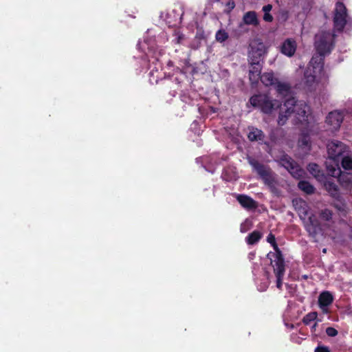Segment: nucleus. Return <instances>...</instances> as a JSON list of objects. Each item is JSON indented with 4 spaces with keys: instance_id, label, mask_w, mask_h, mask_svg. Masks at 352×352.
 <instances>
[{
    "instance_id": "obj_1",
    "label": "nucleus",
    "mask_w": 352,
    "mask_h": 352,
    "mask_svg": "<svg viewBox=\"0 0 352 352\" xmlns=\"http://www.w3.org/2000/svg\"><path fill=\"white\" fill-rule=\"evenodd\" d=\"M309 107L303 101H298L294 97L285 100L280 107L278 118V124L283 126L288 118L294 116L295 122L308 123L309 117Z\"/></svg>"
},
{
    "instance_id": "obj_2",
    "label": "nucleus",
    "mask_w": 352,
    "mask_h": 352,
    "mask_svg": "<svg viewBox=\"0 0 352 352\" xmlns=\"http://www.w3.org/2000/svg\"><path fill=\"white\" fill-rule=\"evenodd\" d=\"M336 35L329 31H321L315 36L314 46L317 53L321 56L317 67L323 69L324 56L331 52L335 46Z\"/></svg>"
},
{
    "instance_id": "obj_3",
    "label": "nucleus",
    "mask_w": 352,
    "mask_h": 352,
    "mask_svg": "<svg viewBox=\"0 0 352 352\" xmlns=\"http://www.w3.org/2000/svg\"><path fill=\"white\" fill-rule=\"evenodd\" d=\"M333 212L331 210L324 208L318 213L319 219L314 214L308 218L307 222L305 225V230L309 236L316 238L322 232V228L320 220L328 223H332Z\"/></svg>"
},
{
    "instance_id": "obj_4",
    "label": "nucleus",
    "mask_w": 352,
    "mask_h": 352,
    "mask_svg": "<svg viewBox=\"0 0 352 352\" xmlns=\"http://www.w3.org/2000/svg\"><path fill=\"white\" fill-rule=\"evenodd\" d=\"M250 102L253 107L260 109L266 114H270L274 109L283 107L279 101L272 100L266 94L254 95L250 98Z\"/></svg>"
},
{
    "instance_id": "obj_5",
    "label": "nucleus",
    "mask_w": 352,
    "mask_h": 352,
    "mask_svg": "<svg viewBox=\"0 0 352 352\" xmlns=\"http://www.w3.org/2000/svg\"><path fill=\"white\" fill-rule=\"evenodd\" d=\"M267 49L265 43L260 38L252 40L248 49V60H261L263 61L265 55L267 54Z\"/></svg>"
},
{
    "instance_id": "obj_6",
    "label": "nucleus",
    "mask_w": 352,
    "mask_h": 352,
    "mask_svg": "<svg viewBox=\"0 0 352 352\" xmlns=\"http://www.w3.org/2000/svg\"><path fill=\"white\" fill-rule=\"evenodd\" d=\"M327 148L329 158L336 162V165L338 164L341 157L349 153V147L342 142L337 140L329 142Z\"/></svg>"
},
{
    "instance_id": "obj_7",
    "label": "nucleus",
    "mask_w": 352,
    "mask_h": 352,
    "mask_svg": "<svg viewBox=\"0 0 352 352\" xmlns=\"http://www.w3.org/2000/svg\"><path fill=\"white\" fill-rule=\"evenodd\" d=\"M250 164L252 166L254 171L259 175L261 179L263 181L264 184L269 187H272L274 185L275 179L272 175L271 168L265 166L258 160L252 159L250 160Z\"/></svg>"
},
{
    "instance_id": "obj_8",
    "label": "nucleus",
    "mask_w": 352,
    "mask_h": 352,
    "mask_svg": "<svg viewBox=\"0 0 352 352\" xmlns=\"http://www.w3.org/2000/svg\"><path fill=\"white\" fill-rule=\"evenodd\" d=\"M347 16V10L344 3L337 2L334 10L333 26L338 32L343 31L346 24Z\"/></svg>"
},
{
    "instance_id": "obj_9",
    "label": "nucleus",
    "mask_w": 352,
    "mask_h": 352,
    "mask_svg": "<svg viewBox=\"0 0 352 352\" xmlns=\"http://www.w3.org/2000/svg\"><path fill=\"white\" fill-rule=\"evenodd\" d=\"M327 171L329 175L338 178V181L342 187L346 190L352 188V174L342 172L338 164L336 167L327 166Z\"/></svg>"
},
{
    "instance_id": "obj_10",
    "label": "nucleus",
    "mask_w": 352,
    "mask_h": 352,
    "mask_svg": "<svg viewBox=\"0 0 352 352\" xmlns=\"http://www.w3.org/2000/svg\"><path fill=\"white\" fill-rule=\"evenodd\" d=\"M279 164L287 169L293 177L300 179L302 177L304 173L303 170L288 155H283L279 160Z\"/></svg>"
},
{
    "instance_id": "obj_11",
    "label": "nucleus",
    "mask_w": 352,
    "mask_h": 352,
    "mask_svg": "<svg viewBox=\"0 0 352 352\" xmlns=\"http://www.w3.org/2000/svg\"><path fill=\"white\" fill-rule=\"evenodd\" d=\"M266 240L272 246L274 250V252H270L267 255V258L270 260V263L284 260L282 252L276 243L275 236L270 232L267 236Z\"/></svg>"
},
{
    "instance_id": "obj_12",
    "label": "nucleus",
    "mask_w": 352,
    "mask_h": 352,
    "mask_svg": "<svg viewBox=\"0 0 352 352\" xmlns=\"http://www.w3.org/2000/svg\"><path fill=\"white\" fill-rule=\"evenodd\" d=\"M344 120L342 111L335 110L329 113L326 117V123L331 126L332 131H338Z\"/></svg>"
},
{
    "instance_id": "obj_13",
    "label": "nucleus",
    "mask_w": 352,
    "mask_h": 352,
    "mask_svg": "<svg viewBox=\"0 0 352 352\" xmlns=\"http://www.w3.org/2000/svg\"><path fill=\"white\" fill-rule=\"evenodd\" d=\"M263 61H248L250 65L249 78L252 83H257L261 75Z\"/></svg>"
},
{
    "instance_id": "obj_14",
    "label": "nucleus",
    "mask_w": 352,
    "mask_h": 352,
    "mask_svg": "<svg viewBox=\"0 0 352 352\" xmlns=\"http://www.w3.org/2000/svg\"><path fill=\"white\" fill-rule=\"evenodd\" d=\"M274 269V272L276 277V287L278 289H282L283 278L285 272V260L275 261L270 263Z\"/></svg>"
},
{
    "instance_id": "obj_15",
    "label": "nucleus",
    "mask_w": 352,
    "mask_h": 352,
    "mask_svg": "<svg viewBox=\"0 0 352 352\" xmlns=\"http://www.w3.org/2000/svg\"><path fill=\"white\" fill-rule=\"evenodd\" d=\"M333 296L329 291L322 292L318 296V306L323 313H328V307L333 302Z\"/></svg>"
},
{
    "instance_id": "obj_16",
    "label": "nucleus",
    "mask_w": 352,
    "mask_h": 352,
    "mask_svg": "<svg viewBox=\"0 0 352 352\" xmlns=\"http://www.w3.org/2000/svg\"><path fill=\"white\" fill-rule=\"evenodd\" d=\"M296 43L292 38H287L280 46V52L282 54L291 57L296 50Z\"/></svg>"
},
{
    "instance_id": "obj_17",
    "label": "nucleus",
    "mask_w": 352,
    "mask_h": 352,
    "mask_svg": "<svg viewBox=\"0 0 352 352\" xmlns=\"http://www.w3.org/2000/svg\"><path fill=\"white\" fill-rule=\"evenodd\" d=\"M249 133L248 134V138L250 142H263L265 139V134L261 130L254 126L248 128Z\"/></svg>"
},
{
    "instance_id": "obj_18",
    "label": "nucleus",
    "mask_w": 352,
    "mask_h": 352,
    "mask_svg": "<svg viewBox=\"0 0 352 352\" xmlns=\"http://www.w3.org/2000/svg\"><path fill=\"white\" fill-rule=\"evenodd\" d=\"M236 199L239 203L246 209H255L257 206L256 202L248 195H239Z\"/></svg>"
},
{
    "instance_id": "obj_19",
    "label": "nucleus",
    "mask_w": 352,
    "mask_h": 352,
    "mask_svg": "<svg viewBox=\"0 0 352 352\" xmlns=\"http://www.w3.org/2000/svg\"><path fill=\"white\" fill-rule=\"evenodd\" d=\"M314 71L312 72L311 70H306L304 74L305 85L310 91L315 89L316 76L314 74Z\"/></svg>"
},
{
    "instance_id": "obj_20",
    "label": "nucleus",
    "mask_w": 352,
    "mask_h": 352,
    "mask_svg": "<svg viewBox=\"0 0 352 352\" xmlns=\"http://www.w3.org/2000/svg\"><path fill=\"white\" fill-rule=\"evenodd\" d=\"M259 80H261V82L267 87L274 85L278 80V79L274 77L272 72L264 73L260 76Z\"/></svg>"
},
{
    "instance_id": "obj_21",
    "label": "nucleus",
    "mask_w": 352,
    "mask_h": 352,
    "mask_svg": "<svg viewBox=\"0 0 352 352\" xmlns=\"http://www.w3.org/2000/svg\"><path fill=\"white\" fill-rule=\"evenodd\" d=\"M243 20L246 25H257L258 24L256 13L254 11L247 12L243 15Z\"/></svg>"
},
{
    "instance_id": "obj_22",
    "label": "nucleus",
    "mask_w": 352,
    "mask_h": 352,
    "mask_svg": "<svg viewBox=\"0 0 352 352\" xmlns=\"http://www.w3.org/2000/svg\"><path fill=\"white\" fill-rule=\"evenodd\" d=\"M274 86L280 96H286L290 93L291 87L288 83L280 82L277 80Z\"/></svg>"
},
{
    "instance_id": "obj_23",
    "label": "nucleus",
    "mask_w": 352,
    "mask_h": 352,
    "mask_svg": "<svg viewBox=\"0 0 352 352\" xmlns=\"http://www.w3.org/2000/svg\"><path fill=\"white\" fill-rule=\"evenodd\" d=\"M325 188L327 189V190L328 191V192L330 194V195L338 199L340 195V192H339V189H338V186L333 182H331V181H327L325 184Z\"/></svg>"
},
{
    "instance_id": "obj_24",
    "label": "nucleus",
    "mask_w": 352,
    "mask_h": 352,
    "mask_svg": "<svg viewBox=\"0 0 352 352\" xmlns=\"http://www.w3.org/2000/svg\"><path fill=\"white\" fill-rule=\"evenodd\" d=\"M263 236V234L258 230H254L250 233L245 238V241L248 245H254L257 243Z\"/></svg>"
},
{
    "instance_id": "obj_25",
    "label": "nucleus",
    "mask_w": 352,
    "mask_h": 352,
    "mask_svg": "<svg viewBox=\"0 0 352 352\" xmlns=\"http://www.w3.org/2000/svg\"><path fill=\"white\" fill-rule=\"evenodd\" d=\"M298 187L300 190L303 191L307 195H312L314 193L315 188L309 182L301 180L298 184Z\"/></svg>"
},
{
    "instance_id": "obj_26",
    "label": "nucleus",
    "mask_w": 352,
    "mask_h": 352,
    "mask_svg": "<svg viewBox=\"0 0 352 352\" xmlns=\"http://www.w3.org/2000/svg\"><path fill=\"white\" fill-rule=\"evenodd\" d=\"M307 169L311 175L319 179L324 177V173L320 170V166L315 163L309 164Z\"/></svg>"
},
{
    "instance_id": "obj_27",
    "label": "nucleus",
    "mask_w": 352,
    "mask_h": 352,
    "mask_svg": "<svg viewBox=\"0 0 352 352\" xmlns=\"http://www.w3.org/2000/svg\"><path fill=\"white\" fill-rule=\"evenodd\" d=\"M341 165L344 170H352V157L348 154H344L341 157Z\"/></svg>"
},
{
    "instance_id": "obj_28",
    "label": "nucleus",
    "mask_w": 352,
    "mask_h": 352,
    "mask_svg": "<svg viewBox=\"0 0 352 352\" xmlns=\"http://www.w3.org/2000/svg\"><path fill=\"white\" fill-rule=\"evenodd\" d=\"M318 313L316 311L309 312L306 314L302 318V322L305 325H309L311 322L315 321L317 319Z\"/></svg>"
},
{
    "instance_id": "obj_29",
    "label": "nucleus",
    "mask_w": 352,
    "mask_h": 352,
    "mask_svg": "<svg viewBox=\"0 0 352 352\" xmlns=\"http://www.w3.org/2000/svg\"><path fill=\"white\" fill-rule=\"evenodd\" d=\"M229 36L228 32L224 30H219L215 34V38L217 41L223 43L228 38Z\"/></svg>"
},
{
    "instance_id": "obj_30",
    "label": "nucleus",
    "mask_w": 352,
    "mask_h": 352,
    "mask_svg": "<svg viewBox=\"0 0 352 352\" xmlns=\"http://www.w3.org/2000/svg\"><path fill=\"white\" fill-rule=\"evenodd\" d=\"M298 144L301 148H308V149L310 150L311 143L309 135H302L301 138L299 139Z\"/></svg>"
},
{
    "instance_id": "obj_31",
    "label": "nucleus",
    "mask_w": 352,
    "mask_h": 352,
    "mask_svg": "<svg viewBox=\"0 0 352 352\" xmlns=\"http://www.w3.org/2000/svg\"><path fill=\"white\" fill-rule=\"evenodd\" d=\"M326 333L329 337H335L338 334V331L333 327H329L326 329Z\"/></svg>"
},
{
    "instance_id": "obj_32",
    "label": "nucleus",
    "mask_w": 352,
    "mask_h": 352,
    "mask_svg": "<svg viewBox=\"0 0 352 352\" xmlns=\"http://www.w3.org/2000/svg\"><path fill=\"white\" fill-rule=\"evenodd\" d=\"M225 12L230 13L235 8V2L233 0H229L226 5Z\"/></svg>"
},
{
    "instance_id": "obj_33",
    "label": "nucleus",
    "mask_w": 352,
    "mask_h": 352,
    "mask_svg": "<svg viewBox=\"0 0 352 352\" xmlns=\"http://www.w3.org/2000/svg\"><path fill=\"white\" fill-rule=\"evenodd\" d=\"M314 352H331L329 348L324 345H318L316 347Z\"/></svg>"
},
{
    "instance_id": "obj_34",
    "label": "nucleus",
    "mask_w": 352,
    "mask_h": 352,
    "mask_svg": "<svg viewBox=\"0 0 352 352\" xmlns=\"http://www.w3.org/2000/svg\"><path fill=\"white\" fill-rule=\"evenodd\" d=\"M273 16L270 13H264L263 20L267 22H272L273 21Z\"/></svg>"
},
{
    "instance_id": "obj_35",
    "label": "nucleus",
    "mask_w": 352,
    "mask_h": 352,
    "mask_svg": "<svg viewBox=\"0 0 352 352\" xmlns=\"http://www.w3.org/2000/svg\"><path fill=\"white\" fill-rule=\"evenodd\" d=\"M272 8V6L270 5V4H267L266 6H264L262 8V10L265 12V13H269L271 10Z\"/></svg>"
},
{
    "instance_id": "obj_36",
    "label": "nucleus",
    "mask_w": 352,
    "mask_h": 352,
    "mask_svg": "<svg viewBox=\"0 0 352 352\" xmlns=\"http://www.w3.org/2000/svg\"><path fill=\"white\" fill-rule=\"evenodd\" d=\"M184 36L182 34H178L176 38H175V43L177 44H180L182 41L184 40Z\"/></svg>"
},
{
    "instance_id": "obj_37",
    "label": "nucleus",
    "mask_w": 352,
    "mask_h": 352,
    "mask_svg": "<svg viewBox=\"0 0 352 352\" xmlns=\"http://www.w3.org/2000/svg\"><path fill=\"white\" fill-rule=\"evenodd\" d=\"M317 325H318L317 322H314V324L311 327V331H316Z\"/></svg>"
},
{
    "instance_id": "obj_38",
    "label": "nucleus",
    "mask_w": 352,
    "mask_h": 352,
    "mask_svg": "<svg viewBox=\"0 0 352 352\" xmlns=\"http://www.w3.org/2000/svg\"><path fill=\"white\" fill-rule=\"evenodd\" d=\"M349 237H350V239L352 240V230H351V232H350Z\"/></svg>"
},
{
    "instance_id": "obj_39",
    "label": "nucleus",
    "mask_w": 352,
    "mask_h": 352,
    "mask_svg": "<svg viewBox=\"0 0 352 352\" xmlns=\"http://www.w3.org/2000/svg\"><path fill=\"white\" fill-rule=\"evenodd\" d=\"M213 2H219L221 0H212Z\"/></svg>"
},
{
    "instance_id": "obj_40",
    "label": "nucleus",
    "mask_w": 352,
    "mask_h": 352,
    "mask_svg": "<svg viewBox=\"0 0 352 352\" xmlns=\"http://www.w3.org/2000/svg\"><path fill=\"white\" fill-rule=\"evenodd\" d=\"M241 232H245V230H243L242 228H241Z\"/></svg>"
},
{
    "instance_id": "obj_41",
    "label": "nucleus",
    "mask_w": 352,
    "mask_h": 352,
    "mask_svg": "<svg viewBox=\"0 0 352 352\" xmlns=\"http://www.w3.org/2000/svg\"><path fill=\"white\" fill-rule=\"evenodd\" d=\"M324 253L326 252V249H324L323 251H322Z\"/></svg>"
}]
</instances>
